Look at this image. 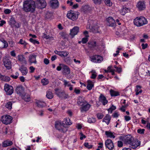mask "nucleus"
Wrapping results in <instances>:
<instances>
[{
    "mask_svg": "<svg viewBox=\"0 0 150 150\" xmlns=\"http://www.w3.org/2000/svg\"><path fill=\"white\" fill-rule=\"evenodd\" d=\"M55 54H58L62 57H67L69 54V53L67 51H58L55 50L54 51Z\"/></svg>",
    "mask_w": 150,
    "mask_h": 150,
    "instance_id": "nucleus-17",
    "label": "nucleus"
},
{
    "mask_svg": "<svg viewBox=\"0 0 150 150\" xmlns=\"http://www.w3.org/2000/svg\"><path fill=\"white\" fill-rule=\"evenodd\" d=\"M135 25L137 27H141L148 23L147 19L143 16L137 17L133 21Z\"/></svg>",
    "mask_w": 150,
    "mask_h": 150,
    "instance_id": "nucleus-2",
    "label": "nucleus"
},
{
    "mask_svg": "<svg viewBox=\"0 0 150 150\" xmlns=\"http://www.w3.org/2000/svg\"><path fill=\"white\" fill-rule=\"evenodd\" d=\"M50 6L53 8H57L59 6V2L57 0H51L50 1Z\"/></svg>",
    "mask_w": 150,
    "mask_h": 150,
    "instance_id": "nucleus-21",
    "label": "nucleus"
},
{
    "mask_svg": "<svg viewBox=\"0 0 150 150\" xmlns=\"http://www.w3.org/2000/svg\"><path fill=\"white\" fill-rule=\"evenodd\" d=\"M91 73V78L92 79H95L96 78V76H97V73L94 70H92L90 72V73Z\"/></svg>",
    "mask_w": 150,
    "mask_h": 150,
    "instance_id": "nucleus-41",
    "label": "nucleus"
},
{
    "mask_svg": "<svg viewBox=\"0 0 150 150\" xmlns=\"http://www.w3.org/2000/svg\"><path fill=\"white\" fill-rule=\"evenodd\" d=\"M111 120V117L110 115L108 114L104 117L103 120V122H105L107 125H108L110 123Z\"/></svg>",
    "mask_w": 150,
    "mask_h": 150,
    "instance_id": "nucleus-31",
    "label": "nucleus"
},
{
    "mask_svg": "<svg viewBox=\"0 0 150 150\" xmlns=\"http://www.w3.org/2000/svg\"><path fill=\"white\" fill-rule=\"evenodd\" d=\"M0 43L4 44L3 46H1L0 47L2 48H6L8 47V45L7 42L4 40L3 39L0 41Z\"/></svg>",
    "mask_w": 150,
    "mask_h": 150,
    "instance_id": "nucleus-39",
    "label": "nucleus"
},
{
    "mask_svg": "<svg viewBox=\"0 0 150 150\" xmlns=\"http://www.w3.org/2000/svg\"><path fill=\"white\" fill-rule=\"evenodd\" d=\"M62 81L64 83V85L65 87H69V89L70 91H72L73 90V85H71L69 81H67V80L65 79L62 80Z\"/></svg>",
    "mask_w": 150,
    "mask_h": 150,
    "instance_id": "nucleus-27",
    "label": "nucleus"
},
{
    "mask_svg": "<svg viewBox=\"0 0 150 150\" xmlns=\"http://www.w3.org/2000/svg\"><path fill=\"white\" fill-rule=\"evenodd\" d=\"M88 37H86L84 38H82L81 41V42L83 44H85L88 41Z\"/></svg>",
    "mask_w": 150,
    "mask_h": 150,
    "instance_id": "nucleus-55",
    "label": "nucleus"
},
{
    "mask_svg": "<svg viewBox=\"0 0 150 150\" xmlns=\"http://www.w3.org/2000/svg\"><path fill=\"white\" fill-rule=\"evenodd\" d=\"M4 90L7 95H11L13 92V86L7 83L5 84L4 86Z\"/></svg>",
    "mask_w": 150,
    "mask_h": 150,
    "instance_id": "nucleus-7",
    "label": "nucleus"
},
{
    "mask_svg": "<svg viewBox=\"0 0 150 150\" xmlns=\"http://www.w3.org/2000/svg\"><path fill=\"white\" fill-rule=\"evenodd\" d=\"M36 8L35 2L33 0H26L24 1L23 9L26 12L34 13Z\"/></svg>",
    "mask_w": 150,
    "mask_h": 150,
    "instance_id": "nucleus-1",
    "label": "nucleus"
},
{
    "mask_svg": "<svg viewBox=\"0 0 150 150\" xmlns=\"http://www.w3.org/2000/svg\"><path fill=\"white\" fill-rule=\"evenodd\" d=\"M79 31V28L78 26H75L70 30V35L73 38L74 36L77 35Z\"/></svg>",
    "mask_w": 150,
    "mask_h": 150,
    "instance_id": "nucleus-14",
    "label": "nucleus"
},
{
    "mask_svg": "<svg viewBox=\"0 0 150 150\" xmlns=\"http://www.w3.org/2000/svg\"><path fill=\"white\" fill-rule=\"evenodd\" d=\"M129 11L128 8L125 6H123L121 9L119 10L120 13L122 15H124L127 13Z\"/></svg>",
    "mask_w": 150,
    "mask_h": 150,
    "instance_id": "nucleus-29",
    "label": "nucleus"
},
{
    "mask_svg": "<svg viewBox=\"0 0 150 150\" xmlns=\"http://www.w3.org/2000/svg\"><path fill=\"white\" fill-rule=\"evenodd\" d=\"M59 65L62 66V73L65 74H68L70 73V70L69 67L63 64H59Z\"/></svg>",
    "mask_w": 150,
    "mask_h": 150,
    "instance_id": "nucleus-18",
    "label": "nucleus"
},
{
    "mask_svg": "<svg viewBox=\"0 0 150 150\" xmlns=\"http://www.w3.org/2000/svg\"><path fill=\"white\" fill-rule=\"evenodd\" d=\"M99 101L104 105H105L108 103V101L106 97L102 94H100L99 97Z\"/></svg>",
    "mask_w": 150,
    "mask_h": 150,
    "instance_id": "nucleus-16",
    "label": "nucleus"
},
{
    "mask_svg": "<svg viewBox=\"0 0 150 150\" xmlns=\"http://www.w3.org/2000/svg\"><path fill=\"white\" fill-rule=\"evenodd\" d=\"M90 60L93 62L99 63L103 61V58L100 55H95L90 57Z\"/></svg>",
    "mask_w": 150,
    "mask_h": 150,
    "instance_id": "nucleus-8",
    "label": "nucleus"
},
{
    "mask_svg": "<svg viewBox=\"0 0 150 150\" xmlns=\"http://www.w3.org/2000/svg\"><path fill=\"white\" fill-rule=\"evenodd\" d=\"M38 7L42 9L45 8L46 6V3L45 0H38Z\"/></svg>",
    "mask_w": 150,
    "mask_h": 150,
    "instance_id": "nucleus-19",
    "label": "nucleus"
},
{
    "mask_svg": "<svg viewBox=\"0 0 150 150\" xmlns=\"http://www.w3.org/2000/svg\"><path fill=\"white\" fill-rule=\"evenodd\" d=\"M13 119L12 117L8 115H4L2 116L1 119V120L2 122L5 124L8 125L11 123Z\"/></svg>",
    "mask_w": 150,
    "mask_h": 150,
    "instance_id": "nucleus-5",
    "label": "nucleus"
},
{
    "mask_svg": "<svg viewBox=\"0 0 150 150\" xmlns=\"http://www.w3.org/2000/svg\"><path fill=\"white\" fill-rule=\"evenodd\" d=\"M74 92L76 94H79L80 93L81 91L79 89L75 88L74 89Z\"/></svg>",
    "mask_w": 150,
    "mask_h": 150,
    "instance_id": "nucleus-58",
    "label": "nucleus"
},
{
    "mask_svg": "<svg viewBox=\"0 0 150 150\" xmlns=\"http://www.w3.org/2000/svg\"><path fill=\"white\" fill-rule=\"evenodd\" d=\"M144 129H139L137 130V132L139 134H143L144 133Z\"/></svg>",
    "mask_w": 150,
    "mask_h": 150,
    "instance_id": "nucleus-59",
    "label": "nucleus"
},
{
    "mask_svg": "<svg viewBox=\"0 0 150 150\" xmlns=\"http://www.w3.org/2000/svg\"><path fill=\"white\" fill-rule=\"evenodd\" d=\"M16 91L17 93L21 97L25 94L24 88L22 86H17L16 88Z\"/></svg>",
    "mask_w": 150,
    "mask_h": 150,
    "instance_id": "nucleus-10",
    "label": "nucleus"
},
{
    "mask_svg": "<svg viewBox=\"0 0 150 150\" xmlns=\"http://www.w3.org/2000/svg\"><path fill=\"white\" fill-rule=\"evenodd\" d=\"M41 83L43 85H46L49 83V81L47 79L44 78L41 80Z\"/></svg>",
    "mask_w": 150,
    "mask_h": 150,
    "instance_id": "nucleus-44",
    "label": "nucleus"
},
{
    "mask_svg": "<svg viewBox=\"0 0 150 150\" xmlns=\"http://www.w3.org/2000/svg\"><path fill=\"white\" fill-rule=\"evenodd\" d=\"M1 80L6 82H8L10 81V78L8 76L3 75Z\"/></svg>",
    "mask_w": 150,
    "mask_h": 150,
    "instance_id": "nucleus-45",
    "label": "nucleus"
},
{
    "mask_svg": "<svg viewBox=\"0 0 150 150\" xmlns=\"http://www.w3.org/2000/svg\"><path fill=\"white\" fill-rule=\"evenodd\" d=\"M87 102L83 97L79 96L77 99V103L79 106L83 105V104Z\"/></svg>",
    "mask_w": 150,
    "mask_h": 150,
    "instance_id": "nucleus-22",
    "label": "nucleus"
},
{
    "mask_svg": "<svg viewBox=\"0 0 150 150\" xmlns=\"http://www.w3.org/2000/svg\"><path fill=\"white\" fill-rule=\"evenodd\" d=\"M105 144L106 148L109 150H112L113 149L114 146L112 140L110 139H108L105 142Z\"/></svg>",
    "mask_w": 150,
    "mask_h": 150,
    "instance_id": "nucleus-12",
    "label": "nucleus"
},
{
    "mask_svg": "<svg viewBox=\"0 0 150 150\" xmlns=\"http://www.w3.org/2000/svg\"><path fill=\"white\" fill-rule=\"evenodd\" d=\"M55 127L56 128L63 133L67 131V128L64 127V123L61 121H58L55 122Z\"/></svg>",
    "mask_w": 150,
    "mask_h": 150,
    "instance_id": "nucleus-6",
    "label": "nucleus"
},
{
    "mask_svg": "<svg viewBox=\"0 0 150 150\" xmlns=\"http://www.w3.org/2000/svg\"><path fill=\"white\" fill-rule=\"evenodd\" d=\"M91 106V105L86 102L80 108L81 111V112H86L89 109Z\"/></svg>",
    "mask_w": 150,
    "mask_h": 150,
    "instance_id": "nucleus-20",
    "label": "nucleus"
},
{
    "mask_svg": "<svg viewBox=\"0 0 150 150\" xmlns=\"http://www.w3.org/2000/svg\"><path fill=\"white\" fill-rule=\"evenodd\" d=\"M52 16V14L49 12H47L46 14V16L47 18H50Z\"/></svg>",
    "mask_w": 150,
    "mask_h": 150,
    "instance_id": "nucleus-62",
    "label": "nucleus"
},
{
    "mask_svg": "<svg viewBox=\"0 0 150 150\" xmlns=\"http://www.w3.org/2000/svg\"><path fill=\"white\" fill-rule=\"evenodd\" d=\"M96 120L95 118L91 117L88 118V122L90 123H94L96 122Z\"/></svg>",
    "mask_w": 150,
    "mask_h": 150,
    "instance_id": "nucleus-42",
    "label": "nucleus"
},
{
    "mask_svg": "<svg viewBox=\"0 0 150 150\" xmlns=\"http://www.w3.org/2000/svg\"><path fill=\"white\" fill-rule=\"evenodd\" d=\"M29 41L30 42L34 44H39V42L38 41L34 40L32 38H30L29 39Z\"/></svg>",
    "mask_w": 150,
    "mask_h": 150,
    "instance_id": "nucleus-49",
    "label": "nucleus"
},
{
    "mask_svg": "<svg viewBox=\"0 0 150 150\" xmlns=\"http://www.w3.org/2000/svg\"><path fill=\"white\" fill-rule=\"evenodd\" d=\"M18 43L20 44L24 45H26V43L25 41V40H23L22 39H21Z\"/></svg>",
    "mask_w": 150,
    "mask_h": 150,
    "instance_id": "nucleus-56",
    "label": "nucleus"
},
{
    "mask_svg": "<svg viewBox=\"0 0 150 150\" xmlns=\"http://www.w3.org/2000/svg\"><path fill=\"white\" fill-rule=\"evenodd\" d=\"M36 56L34 54H31L30 55L29 57V62L31 63H36L37 61H36Z\"/></svg>",
    "mask_w": 150,
    "mask_h": 150,
    "instance_id": "nucleus-26",
    "label": "nucleus"
},
{
    "mask_svg": "<svg viewBox=\"0 0 150 150\" xmlns=\"http://www.w3.org/2000/svg\"><path fill=\"white\" fill-rule=\"evenodd\" d=\"M107 21L109 26L113 27L115 25V21L112 17H110L108 18Z\"/></svg>",
    "mask_w": 150,
    "mask_h": 150,
    "instance_id": "nucleus-25",
    "label": "nucleus"
},
{
    "mask_svg": "<svg viewBox=\"0 0 150 150\" xmlns=\"http://www.w3.org/2000/svg\"><path fill=\"white\" fill-rule=\"evenodd\" d=\"M127 104L122 105V106L120 108V110L123 112H125V108L128 106Z\"/></svg>",
    "mask_w": 150,
    "mask_h": 150,
    "instance_id": "nucleus-51",
    "label": "nucleus"
},
{
    "mask_svg": "<svg viewBox=\"0 0 150 150\" xmlns=\"http://www.w3.org/2000/svg\"><path fill=\"white\" fill-rule=\"evenodd\" d=\"M18 60L22 63L24 64H27V61L25 58L23 54H19L17 56Z\"/></svg>",
    "mask_w": 150,
    "mask_h": 150,
    "instance_id": "nucleus-23",
    "label": "nucleus"
},
{
    "mask_svg": "<svg viewBox=\"0 0 150 150\" xmlns=\"http://www.w3.org/2000/svg\"><path fill=\"white\" fill-rule=\"evenodd\" d=\"M46 96L49 99H52L53 97V93L50 90L47 91Z\"/></svg>",
    "mask_w": 150,
    "mask_h": 150,
    "instance_id": "nucleus-40",
    "label": "nucleus"
},
{
    "mask_svg": "<svg viewBox=\"0 0 150 150\" xmlns=\"http://www.w3.org/2000/svg\"><path fill=\"white\" fill-rule=\"evenodd\" d=\"M55 93L60 98H64L65 99L67 98L68 95L64 92H61L58 89H55Z\"/></svg>",
    "mask_w": 150,
    "mask_h": 150,
    "instance_id": "nucleus-11",
    "label": "nucleus"
},
{
    "mask_svg": "<svg viewBox=\"0 0 150 150\" xmlns=\"http://www.w3.org/2000/svg\"><path fill=\"white\" fill-rule=\"evenodd\" d=\"M110 93L112 96H116L120 95L119 92L112 90H111L110 91Z\"/></svg>",
    "mask_w": 150,
    "mask_h": 150,
    "instance_id": "nucleus-38",
    "label": "nucleus"
},
{
    "mask_svg": "<svg viewBox=\"0 0 150 150\" xmlns=\"http://www.w3.org/2000/svg\"><path fill=\"white\" fill-rule=\"evenodd\" d=\"M120 140L122 141L125 144L130 145L134 138L131 135H128L126 136H120L119 137Z\"/></svg>",
    "mask_w": 150,
    "mask_h": 150,
    "instance_id": "nucleus-3",
    "label": "nucleus"
},
{
    "mask_svg": "<svg viewBox=\"0 0 150 150\" xmlns=\"http://www.w3.org/2000/svg\"><path fill=\"white\" fill-rule=\"evenodd\" d=\"M137 7L139 11L144 10L146 8V6L144 2L142 1H139L137 4Z\"/></svg>",
    "mask_w": 150,
    "mask_h": 150,
    "instance_id": "nucleus-15",
    "label": "nucleus"
},
{
    "mask_svg": "<svg viewBox=\"0 0 150 150\" xmlns=\"http://www.w3.org/2000/svg\"><path fill=\"white\" fill-rule=\"evenodd\" d=\"M79 135H80V139L81 140H82L86 137V136L81 132L79 133Z\"/></svg>",
    "mask_w": 150,
    "mask_h": 150,
    "instance_id": "nucleus-53",
    "label": "nucleus"
},
{
    "mask_svg": "<svg viewBox=\"0 0 150 150\" xmlns=\"http://www.w3.org/2000/svg\"><path fill=\"white\" fill-rule=\"evenodd\" d=\"M141 142L137 139H134L130 144L131 148L134 149H138L139 148Z\"/></svg>",
    "mask_w": 150,
    "mask_h": 150,
    "instance_id": "nucleus-9",
    "label": "nucleus"
},
{
    "mask_svg": "<svg viewBox=\"0 0 150 150\" xmlns=\"http://www.w3.org/2000/svg\"><path fill=\"white\" fill-rule=\"evenodd\" d=\"M4 64L5 67L8 69H9L11 68V62L9 59L5 58L4 59Z\"/></svg>",
    "mask_w": 150,
    "mask_h": 150,
    "instance_id": "nucleus-13",
    "label": "nucleus"
},
{
    "mask_svg": "<svg viewBox=\"0 0 150 150\" xmlns=\"http://www.w3.org/2000/svg\"><path fill=\"white\" fill-rule=\"evenodd\" d=\"M13 142L12 141L8 140H6L3 142L2 146L4 147H6L11 146Z\"/></svg>",
    "mask_w": 150,
    "mask_h": 150,
    "instance_id": "nucleus-32",
    "label": "nucleus"
},
{
    "mask_svg": "<svg viewBox=\"0 0 150 150\" xmlns=\"http://www.w3.org/2000/svg\"><path fill=\"white\" fill-rule=\"evenodd\" d=\"M9 25H14L16 23V21L15 18L13 17H12L8 21Z\"/></svg>",
    "mask_w": 150,
    "mask_h": 150,
    "instance_id": "nucleus-43",
    "label": "nucleus"
},
{
    "mask_svg": "<svg viewBox=\"0 0 150 150\" xmlns=\"http://www.w3.org/2000/svg\"><path fill=\"white\" fill-rule=\"evenodd\" d=\"M36 104L39 107H42L45 105V103L40 100H37L35 102Z\"/></svg>",
    "mask_w": 150,
    "mask_h": 150,
    "instance_id": "nucleus-35",
    "label": "nucleus"
},
{
    "mask_svg": "<svg viewBox=\"0 0 150 150\" xmlns=\"http://www.w3.org/2000/svg\"><path fill=\"white\" fill-rule=\"evenodd\" d=\"M86 88L88 90H91L94 87V83L91 80H88L87 82Z\"/></svg>",
    "mask_w": 150,
    "mask_h": 150,
    "instance_id": "nucleus-30",
    "label": "nucleus"
},
{
    "mask_svg": "<svg viewBox=\"0 0 150 150\" xmlns=\"http://www.w3.org/2000/svg\"><path fill=\"white\" fill-rule=\"evenodd\" d=\"M136 92V95H137L139 93H142V91L141 88V87L139 86H136V88L135 89Z\"/></svg>",
    "mask_w": 150,
    "mask_h": 150,
    "instance_id": "nucleus-37",
    "label": "nucleus"
},
{
    "mask_svg": "<svg viewBox=\"0 0 150 150\" xmlns=\"http://www.w3.org/2000/svg\"><path fill=\"white\" fill-rule=\"evenodd\" d=\"M29 69L30 70V73H32L34 72L35 70V68L33 66H30L29 67Z\"/></svg>",
    "mask_w": 150,
    "mask_h": 150,
    "instance_id": "nucleus-63",
    "label": "nucleus"
},
{
    "mask_svg": "<svg viewBox=\"0 0 150 150\" xmlns=\"http://www.w3.org/2000/svg\"><path fill=\"white\" fill-rule=\"evenodd\" d=\"M19 70L23 75H26L28 72V70L27 68L23 65L20 67Z\"/></svg>",
    "mask_w": 150,
    "mask_h": 150,
    "instance_id": "nucleus-24",
    "label": "nucleus"
},
{
    "mask_svg": "<svg viewBox=\"0 0 150 150\" xmlns=\"http://www.w3.org/2000/svg\"><path fill=\"white\" fill-rule=\"evenodd\" d=\"M88 47L92 49H95L96 47L98 46L96 42L95 41H92L89 42H88Z\"/></svg>",
    "mask_w": 150,
    "mask_h": 150,
    "instance_id": "nucleus-28",
    "label": "nucleus"
},
{
    "mask_svg": "<svg viewBox=\"0 0 150 150\" xmlns=\"http://www.w3.org/2000/svg\"><path fill=\"white\" fill-rule=\"evenodd\" d=\"M104 1L106 5L110 6L112 5V3L110 0H104Z\"/></svg>",
    "mask_w": 150,
    "mask_h": 150,
    "instance_id": "nucleus-50",
    "label": "nucleus"
},
{
    "mask_svg": "<svg viewBox=\"0 0 150 150\" xmlns=\"http://www.w3.org/2000/svg\"><path fill=\"white\" fill-rule=\"evenodd\" d=\"M19 76V73L18 72H16L15 73V75H12L11 76V77L15 79H16Z\"/></svg>",
    "mask_w": 150,
    "mask_h": 150,
    "instance_id": "nucleus-54",
    "label": "nucleus"
},
{
    "mask_svg": "<svg viewBox=\"0 0 150 150\" xmlns=\"http://www.w3.org/2000/svg\"><path fill=\"white\" fill-rule=\"evenodd\" d=\"M78 13L76 11L70 10L68 12L67 17L69 19L73 21L76 20L78 18Z\"/></svg>",
    "mask_w": 150,
    "mask_h": 150,
    "instance_id": "nucleus-4",
    "label": "nucleus"
},
{
    "mask_svg": "<svg viewBox=\"0 0 150 150\" xmlns=\"http://www.w3.org/2000/svg\"><path fill=\"white\" fill-rule=\"evenodd\" d=\"M123 143L120 141H118L117 142V146L118 147H121L123 146Z\"/></svg>",
    "mask_w": 150,
    "mask_h": 150,
    "instance_id": "nucleus-60",
    "label": "nucleus"
},
{
    "mask_svg": "<svg viewBox=\"0 0 150 150\" xmlns=\"http://www.w3.org/2000/svg\"><path fill=\"white\" fill-rule=\"evenodd\" d=\"M21 97L25 101L29 102L30 100V96L27 95L26 93H25V94L22 96Z\"/></svg>",
    "mask_w": 150,
    "mask_h": 150,
    "instance_id": "nucleus-36",
    "label": "nucleus"
},
{
    "mask_svg": "<svg viewBox=\"0 0 150 150\" xmlns=\"http://www.w3.org/2000/svg\"><path fill=\"white\" fill-rule=\"evenodd\" d=\"M116 109V107L115 106L112 105L108 110V111L109 112L112 113V111L115 110Z\"/></svg>",
    "mask_w": 150,
    "mask_h": 150,
    "instance_id": "nucleus-47",
    "label": "nucleus"
},
{
    "mask_svg": "<svg viewBox=\"0 0 150 150\" xmlns=\"http://www.w3.org/2000/svg\"><path fill=\"white\" fill-rule=\"evenodd\" d=\"M125 120L126 121H128L130 120L131 118L130 116H124Z\"/></svg>",
    "mask_w": 150,
    "mask_h": 150,
    "instance_id": "nucleus-64",
    "label": "nucleus"
},
{
    "mask_svg": "<svg viewBox=\"0 0 150 150\" xmlns=\"http://www.w3.org/2000/svg\"><path fill=\"white\" fill-rule=\"evenodd\" d=\"M43 38H45L46 39H50L51 37L49 36V35H47L45 33H43V35L42 36Z\"/></svg>",
    "mask_w": 150,
    "mask_h": 150,
    "instance_id": "nucleus-57",
    "label": "nucleus"
},
{
    "mask_svg": "<svg viewBox=\"0 0 150 150\" xmlns=\"http://www.w3.org/2000/svg\"><path fill=\"white\" fill-rule=\"evenodd\" d=\"M12 103L11 102H8L5 105L6 108L8 109H11L12 108Z\"/></svg>",
    "mask_w": 150,
    "mask_h": 150,
    "instance_id": "nucleus-46",
    "label": "nucleus"
},
{
    "mask_svg": "<svg viewBox=\"0 0 150 150\" xmlns=\"http://www.w3.org/2000/svg\"><path fill=\"white\" fill-rule=\"evenodd\" d=\"M64 125H71L72 123L70 122V119L69 118H65L63 121Z\"/></svg>",
    "mask_w": 150,
    "mask_h": 150,
    "instance_id": "nucleus-34",
    "label": "nucleus"
},
{
    "mask_svg": "<svg viewBox=\"0 0 150 150\" xmlns=\"http://www.w3.org/2000/svg\"><path fill=\"white\" fill-rule=\"evenodd\" d=\"M11 12V10L8 9H5L4 11V12L6 14H9Z\"/></svg>",
    "mask_w": 150,
    "mask_h": 150,
    "instance_id": "nucleus-61",
    "label": "nucleus"
},
{
    "mask_svg": "<svg viewBox=\"0 0 150 150\" xmlns=\"http://www.w3.org/2000/svg\"><path fill=\"white\" fill-rule=\"evenodd\" d=\"M96 115L97 118L99 120L102 119L104 116L103 114L100 112L98 113Z\"/></svg>",
    "mask_w": 150,
    "mask_h": 150,
    "instance_id": "nucleus-48",
    "label": "nucleus"
},
{
    "mask_svg": "<svg viewBox=\"0 0 150 150\" xmlns=\"http://www.w3.org/2000/svg\"><path fill=\"white\" fill-rule=\"evenodd\" d=\"M113 132L109 131H106L105 134L108 137L114 138L115 137Z\"/></svg>",
    "mask_w": 150,
    "mask_h": 150,
    "instance_id": "nucleus-33",
    "label": "nucleus"
},
{
    "mask_svg": "<svg viewBox=\"0 0 150 150\" xmlns=\"http://www.w3.org/2000/svg\"><path fill=\"white\" fill-rule=\"evenodd\" d=\"M84 146L88 149H91L92 147V145H89L88 142H85L84 144Z\"/></svg>",
    "mask_w": 150,
    "mask_h": 150,
    "instance_id": "nucleus-52",
    "label": "nucleus"
}]
</instances>
